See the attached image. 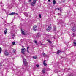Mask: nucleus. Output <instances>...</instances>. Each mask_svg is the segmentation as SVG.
<instances>
[{
	"mask_svg": "<svg viewBox=\"0 0 76 76\" xmlns=\"http://www.w3.org/2000/svg\"><path fill=\"white\" fill-rule=\"evenodd\" d=\"M21 53L23 54H25V50L26 49L25 48H23L21 49Z\"/></svg>",
	"mask_w": 76,
	"mask_h": 76,
	"instance_id": "1",
	"label": "nucleus"
},
{
	"mask_svg": "<svg viewBox=\"0 0 76 76\" xmlns=\"http://www.w3.org/2000/svg\"><path fill=\"white\" fill-rule=\"evenodd\" d=\"M37 2V0H33V2L31 3V4L32 6H35V4Z\"/></svg>",
	"mask_w": 76,
	"mask_h": 76,
	"instance_id": "2",
	"label": "nucleus"
},
{
	"mask_svg": "<svg viewBox=\"0 0 76 76\" xmlns=\"http://www.w3.org/2000/svg\"><path fill=\"white\" fill-rule=\"evenodd\" d=\"M51 30V27L50 26H49L46 29V30H47V31H48V32H49V31H50Z\"/></svg>",
	"mask_w": 76,
	"mask_h": 76,
	"instance_id": "3",
	"label": "nucleus"
},
{
	"mask_svg": "<svg viewBox=\"0 0 76 76\" xmlns=\"http://www.w3.org/2000/svg\"><path fill=\"white\" fill-rule=\"evenodd\" d=\"M23 63L25 65V66H26L27 65V62L26 61V59H24L23 60Z\"/></svg>",
	"mask_w": 76,
	"mask_h": 76,
	"instance_id": "4",
	"label": "nucleus"
},
{
	"mask_svg": "<svg viewBox=\"0 0 76 76\" xmlns=\"http://www.w3.org/2000/svg\"><path fill=\"white\" fill-rule=\"evenodd\" d=\"M4 54L5 56H8L9 55V52L7 51H5L4 52Z\"/></svg>",
	"mask_w": 76,
	"mask_h": 76,
	"instance_id": "5",
	"label": "nucleus"
},
{
	"mask_svg": "<svg viewBox=\"0 0 76 76\" xmlns=\"http://www.w3.org/2000/svg\"><path fill=\"white\" fill-rule=\"evenodd\" d=\"M21 33L23 35H26L27 34V33L25 32V31L22 30H21Z\"/></svg>",
	"mask_w": 76,
	"mask_h": 76,
	"instance_id": "6",
	"label": "nucleus"
},
{
	"mask_svg": "<svg viewBox=\"0 0 76 76\" xmlns=\"http://www.w3.org/2000/svg\"><path fill=\"white\" fill-rule=\"evenodd\" d=\"M72 31H73V32H75V31H76V28H75V27H74L72 29Z\"/></svg>",
	"mask_w": 76,
	"mask_h": 76,
	"instance_id": "7",
	"label": "nucleus"
},
{
	"mask_svg": "<svg viewBox=\"0 0 76 76\" xmlns=\"http://www.w3.org/2000/svg\"><path fill=\"white\" fill-rule=\"evenodd\" d=\"M43 57H47V55L46 54L44 53H43Z\"/></svg>",
	"mask_w": 76,
	"mask_h": 76,
	"instance_id": "8",
	"label": "nucleus"
},
{
	"mask_svg": "<svg viewBox=\"0 0 76 76\" xmlns=\"http://www.w3.org/2000/svg\"><path fill=\"white\" fill-rule=\"evenodd\" d=\"M16 14V13L15 12H12L9 15H15Z\"/></svg>",
	"mask_w": 76,
	"mask_h": 76,
	"instance_id": "9",
	"label": "nucleus"
},
{
	"mask_svg": "<svg viewBox=\"0 0 76 76\" xmlns=\"http://www.w3.org/2000/svg\"><path fill=\"white\" fill-rule=\"evenodd\" d=\"M45 69H44L42 70V73H44L45 72Z\"/></svg>",
	"mask_w": 76,
	"mask_h": 76,
	"instance_id": "10",
	"label": "nucleus"
},
{
	"mask_svg": "<svg viewBox=\"0 0 76 76\" xmlns=\"http://www.w3.org/2000/svg\"><path fill=\"white\" fill-rule=\"evenodd\" d=\"M60 53H61V51L60 50H58L57 52V54H59Z\"/></svg>",
	"mask_w": 76,
	"mask_h": 76,
	"instance_id": "11",
	"label": "nucleus"
},
{
	"mask_svg": "<svg viewBox=\"0 0 76 76\" xmlns=\"http://www.w3.org/2000/svg\"><path fill=\"white\" fill-rule=\"evenodd\" d=\"M56 1L55 0H53V4L55 5L56 4Z\"/></svg>",
	"mask_w": 76,
	"mask_h": 76,
	"instance_id": "12",
	"label": "nucleus"
},
{
	"mask_svg": "<svg viewBox=\"0 0 76 76\" xmlns=\"http://www.w3.org/2000/svg\"><path fill=\"white\" fill-rule=\"evenodd\" d=\"M33 58H34V59H37V56H34L33 57Z\"/></svg>",
	"mask_w": 76,
	"mask_h": 76,
	"instance_id": "13",
	"label": "nucleus"
},
{
	"mask_svg": "<svg viewBox=\"0 0 76 76\" xmlns=\"http://www.w3.org/2000/svg\"><path fill=\"white\" fill-rule=\"evenodd\" d=\"M4 34L5 35H6V34H7V30H4Z\"/></svg>",
	"mask_w": 76,
	"mask_h": 76,
	"instance_id": "14",
	"label": "nucleus"
},
{
	"mask_svg": "<svg viewBox=\"0 0 76 76\" xmlns=\"http://www.w3.org/2000/svg\"><path fill=\"white\" fill-rule=\"evenodd\" d=\"M25 15L26 16H28V14L26 12L25 13Z\"/></svg>",
	"mask_w": 76,
	"mask_h": 76,
	"instance_id": "15",
	"label": "nucleus"
},
{
	"mask_svg": "<svg viewBox=\"0 0 76 76\" xmlns=\"http://www.w3.org/2000/svg\"><path fill=\"white\" fill-rule=\"evenodd\" d=\"M2 50V49H1V48L0 47V54H1V51Z\"/></svg>",
	"mask_w": 76,
	"mask_h": 76,
	"instance_id": "16",
	"label": "nucleus"
},
{
	"mask_svg": "<svg viewBox=\"0 0 76 76\" xmlns=\"http://www.w3.org/2000/svg\"><path fill=\"white\" fill-rule=\"evenodd\" d=\"M73 44H74V45L75 46H76V42H73Z\"/></svg>",
	"mask_w": 76,
	"mask_h": 76,
	"instance_id": "17",
	"label": "nucleus"
},
{
	"mask_svg": "<svg viewBox=\"0 0 76 76\" xmlns=\"http://www.w3.org/2000/svg\"><path fill=\"white\" fill-rule=\"evenodd\" d=\"M37 28V26L36 25H34V26H33V28Z\"/></svg>",
	"mask_w": 76,
	"mask_h": 76,
	"instance_id": "18",
	"label": "nucleus"
},
{
	"mask_svg": "<svg viewBox=\"0 0 76 76\" xmlns=\"http://www.w3.org/2000/svg\"><path fill=\"white\" fill-rule=\"evenodd\" d=\"M43 64L45 66H47V64L46 63H43Z\"/></svg>",
	"mask_w": 76,
	"mask_h": 76,
	"instance_id": "19",
	"label": "nucleus"
},
{
	"mask_svg": "<svg viewBox=\"0 0 76 76\" xmlns=\"http://www.w3.org/2000/svg\"><path fill=\"white\" fill-rule=\"evenodd\" d=\"M15 37V34H13L12 36V38H14V37Z\"/></svg>",
	"mask_w": 76,
	"mask_h": 76,
	"instance_id": "20",
	"label": "nucleus"
},
{
	"mask_svg": "<svg viewBox=\"0 0 76 76\" xmlns=\"http://www.w3.org/2000/svg\"><path fill=\"white\" fill-rule=\"evenodd\" d=\"M48 42L50 43V44H51V42L49 40H48Z\"/></svg>",
	"mask_w": 76,
	"mask_h": 76,
	"instance_id": "21",
	"label": "nucleus"
},
{
	"mask_svg": "<svg viewBox=\"0 0 76 76\" xmlns=\"http://www.w3.org/2000/svg\"><path fill=\"white\" fill-rule=\"evenodd\" d=\"M39 34L38 33L37 34V37H39Z\"/></svg>",
	"mask_w": 76,
	"mask_h": 76,
	"instance_id": "22",
	"label": "nucleus"
},
{
	"mask_svg": "<svg viewBox=\"0 0 76 76\" xmlns=\"http://www.w3.org/2000/svg\"><path fill=\"white\" fill-rule=\"evenodd\" d=\"M12 44L13 45H15V42H12Z\"/></svg>",
	"mask_w": 76,
	"mask_h": 76,
	"instance_id": "23",
	"label": "nucleus"
},
{
	"mask_svg": "<svg viewBox=\"0 0 76 76\" xmlns=\"http://www.w3.org/2000/svg\"><path fill=\"white\" fill-rule=\"evenodd\" d=\"M39 65H36V67H39Z\"/></svg>",
	"mask_w": 76,
	"mask_h": 76,
	"instance_id": "24",
	"label": "nucleus"
},
{
	"mask_svg": "<svg viewBox=\"0 0 76 76\" xmlns=\"http://www.w3.org/2000/svg\"><path fill=\"white\" fill-rule=\"evenodd\" d=\"M33 30L34 31H36V28H33Z\"/></svg>",
	"mask_w": 76,
	"mask_h": 76,
	"instance_id": "25",
	"label": "nucleus"
},
{
	"mask_svg": "<svg viewBox=\"0 0 76 76\" xmlns=\"http://www.w3.org/2000/svg\"><path fill=\"white\" fill-rule=\"evenodd\" d=\"M39 17L40 18H41V14L39 15Z\"/></svg>",
	"mask_w": 76,
	"mask_h": 76,
	"instance_id": "26",
	"label": "nucleus"
},
{
	"mask_svg": "<svg viewBox=\"0 0 76 76\" xmlns=\"http://www.w3.org/2000/svg\"><path fill=\"white\" fill-rule=\"evenodd\" d=\"M46 61V60H44V62H43V63H45Z\"/></svg>",
	"mask_w": 76,
	"mask_h": 76,
	"instance_id": "27",
	"label": "nucleus"
},
{
	"mask_svg": "<svg viewBox=\"0 0 76 76\" xmlns=\"http://www.w3.org/2000/svg\"><path fill=\"white\" fill-rule=\"evenodd\" d=\"M34 42L35 43V44H37V41H34Z\"/></svg>",
	"mask_w": 76,
	"mask_h": 76,
	"instance_id": "28",
	"label": "nucleus"
},
{
	"mask_svg": "<svg viewBox=\"0 0 76 76\" xmlns=\"http://www.w3.org/2000/svg\"><path fill=\"white\" fill-rule=\"evenodd\" d=\"M56 10H60V9L59 8H56Z\"/></svg>",
	"mask_w": 76,
	"mask_h": 76,
	"instance_id": "29",
	"label": "nucleus"
},
{
	"mask_svg": "<svg viewBox=\"0 0 76 76\" xmlns=\"http://www.w3.org/2000/svg\"><path fill=\"white\" fill-rule=\"evenodd\" d=\"M15 50H13V53H15Z\"/></svg>",
	"mask_w": 76,
	"mask_h": 76,
	"instance_id": "30",
	"label": "nucleus"
},
{
	"mask_svg": "<svg viewBox=\"0 0 76 76\" xmlns=\"http://www.w3.org/2000/svg\"><path fill=\"white\" fill-rule=\"evenodd\" d=\"M56 28H54V31H56Z\"/></svg>",
	"mask_w": 76,
	"mask_h": 76,
	"instance_id": "31",
	"label": "nucleus"
},
{
	"mask_svg": "<svg viewBox=\"0 0 76 76\" xmlns=\"http://www.w3.org/2000/svg\"><path fill=\"white\" fill-rule=\"evenodd\" d=\"M51 1V0H48V2H50Z\"/></svg>",
	"mask_w": 76,
	"mask_h": 76,
	"instance_id": "32",
	"label": "nucleus"
},
{
	"mask_svg": "<svg viewBox=\"0 0 76 76\" xmlns=\"http://www.w3.org/2000/svg\"><path fill=\"white\" fill-rule=\"evenodd\" d=\"M63 3H64V2H65V0H63Z\"/></svg>",
	"mask_w": 76,
	"mask_h": 76,
	"instance_id": "33",
	"label": "nucleus"
},
{
	"mask_svg": "<svg viewBox=\"0 0 76 76\" xmlns=\"http://www.w3.org/2000/svg\"><path fill=\"white\" fill-rule=\"evenodd\" d=\"M31 1H32V0H29V1H29V2H31Z\"/></svg>",
	"mask_w": 76,
	"mask_h": 76,
	"instance_id": "34",
	"label": "nucleus"
},
{
	"mask_svg": "<svg viewBox=\"0 0 76 76\" xmlns=\"http://www.w3.org/2000/svg\"><path fill=\"white\" fill-rule=\"evenodd\" d=\"M73 35H74V36H75V34L73 33Z\"/></svg>",
	"mask_w": 76,
	"mask_h": 76,
	"instance_id": "35",
	"label": "nucleus"
},
{
	"mask_svg": "<svg viewBox=\"0 0 76 76\" xmlns=\"http://www.w3.org/2000/svg\"><path fill=\"white\" fill-rule=\"evenodd\" d=\"M27 53H29V51H28V50H27Z\"/></svg>",
	"mask_w": 76,
	"mask_h": 76,
	"instance_id": "36",
	"label": "nucleus"
},
{
	"mask_svg": "<svg viewBox=\"0 0 76 76\" xmlns=\"http://www.w3.org/2000/svg\"><path fill=\"white\" fill-rule=\"evenodd\" d=\"M28 49H29V47H27V50H28Z\"/></svg>",
	"mask_w": 76,
	"mask_h": 76,
	"instance_id": "37",
	"label": "nucleus"
},
{
	"mask_svg": "<svg viewBox=\"0 0 76 76\" xmlns=\"http://www.w3.org/2000/svg\"><path fill=\"white\" fill-rule=\"evenodd\" d=\"M15 14H16V15H18V13H15Z\"/></svg>",
	"mask_w": 76,
	"mask_h": 76,
	"instance_id": "38",
	"label": "nucleus"
},
{
	"mask_svg": "<svg viewBox=\"0 0 76 76\" xmlns=\"http://www.w3.org/2000/svg\"><path fill=\"white\" fill-rule=\"evenodd\" d=\"M58 15H60L61 14H58Z\"/></svg>",
	"mask_w": 76,
	"mask_h": 76,
	"instance_id": "39",
	"label": "nucleus"
},
{
	"mask_svg": "<svg viewBox=\"0 0 76 76\" xmlns=\"http://www.w3.org/2000/svg\"><path fill=\"white\" fill-rule=\"evenodd\" d=\"M6 29H7V28H6Z\"/></svg>",
	"mask_w": 76,
	"mask_h": 76,
	"instance_id": "40",
	"label": "nucleus"
}]
</instances>
